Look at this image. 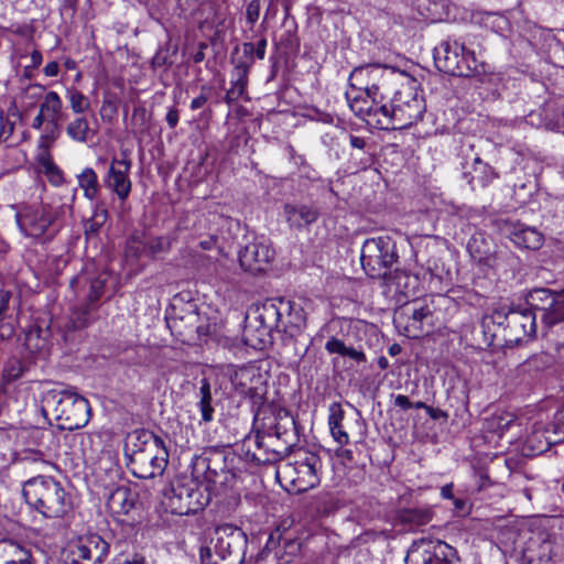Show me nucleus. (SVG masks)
I'll return each mask as SVG.
<instances>
[{
  "mask_svg": "<svg viewBox=\"0 0 564 564\" xmlns=\"http://www.w3.org/2000/svg\"><path fill=\"white\" fill-rule=\"evenodd\" d=\"M37 162L40 167L42 169V172L45 174L48 182L53 186H59L64 183L63 172L54 163L50 152L40 153L37 156Z\"/></svg>",
  "mask_w": 564,
  "mask_h": 564,
  "instance_id": "nucleus-39",
  "label": "nucleus"
},
{
  "mask_svg": "<svg viewBox=\"0 0 564 564\" xmlns=\"http://www.w3.org/2000/svg\"><path fill=\"white\" fill-rule=\"evenodd\" d=\"M30 362L20 360V359H11L4 368L3 377L7 381H15L24 376V373L29 370Z\"/></svg>",
  "mask_w": 564,
  "mask_h": 564,
  "instance_id": "nucleus-48",
  "label": "nucleus"
},
{
  "mask_svg": "<svg viewBox=\"0 0 564 564\" xmlns=\"http://www.w3.org/2000/svg\"><path fill=\"white\" fill-rule=\"evenodd\" d=\"M78 186L83 189L84 197L90 202L98 198L100 193V184L97 173L91 167H85L77 175Z\"/></svg>",
  "mask_w": 564,
  "mask_h": 564,
  "instance_id": "nucleus-36",
  "label": "nucleus"
},
{
  "mask_svg": "<svg viewBox=\"0 0 564 564\" xmlns=\"http://www.w3.org/2000/svg\"><path fill=\"white\" fill-rule=\"evenodd\" d=\"M268 431L272 433L275 441L280 442L288 449H290L296 441L295 421L292 416L285 415L284 417H280Z\"/></svg>",
  "mask_w": 564,
  "mask_h": 564,
  "instance_id": "nucleus-31",
  "label": "nucleus"
},
{
  "mask_svg": "<svg viewBox=\"0 0 564 564\" xmlns=\"http://www.w3.org/2000/svg\"><path fill=\"white\" fill-rule=\"evenodd\" d=\"M272 334V329L256 322L252 317L245 328L246 344L253 348H262L270 340Z\"/></svg>",
  "mask_w": 564,
  "mask_h": 564,
  "instance_id": "nucleus-35",
  "label": "nucleus"
},
{
  "mask_svg": "<svg viewBox=\"0 0 564 564\" xmlns=\"http://www.w3.org/2000/svg\"><path fill=\"white\" fill-rule=\"evenodd\" d=\"M399 521L414 530L426 525L433 519V511L429 507L403 508L398 513Z\"/></svg>",
  "mask_w": 564,
  "mask_h": 564,
  "instance_id": "nucleus-30",
  "label": "nucleus"
},
{
  "mask_svg": "<svg viewBox=\"0 0 564 564\" xmlns=\"http://www.w3.org/2000/svg\"><path fill=\"white\" fill-rule=\"evenodd\" d=\"M405 564H462L458 551L442 540L414 542L404 558Z\"/></svg>",
  "mask_w": 564,
  "mask_h": 564,
  "instance_id": "nucleus-12",
  "label": "nucleus"
},
{
  "mask_svg": "<svg viewBox=\"0 0 564 564\" xmlns=\"http://www.w3.org/2000/svg\"><path fill=\"white\" fill-rule=\"evenodd\" d=\"M178 119H180L178 110L175 107L170 108L166 113V117H165L167 126L171 129H174L178 123Z\"/></svg>",
  "mask_w": 564,
  "mask_h": 564,
  "instance_id": "nucleus-59",
  "label": "nucleus"
},
{
  "mask_svg": "<svg viewBox=\"0 0 564 564\" xmlns=\"http://www.w3.org/2000/svg\"><path fill=\"white\" fill-rule=\"evenodd\" d=\"M397 259L395 243L389 236L369 238L361 247V265L371 279L386 278Z\"/></svg>",
  "mask_w": 564,
  "mask_h": 564,
  "instance_id": "nucleus-9",
  "label": "nucleus"
},
{
  "mask_svg": "<svg viewBox=\"0 0 564 564\" xmlns=\"http://www.w3.org/2000/svg\"><path fill=\"white\" fill-rule=\"evenodd\" d=\"M274 254V249L265 237H254L240 249L239 263L245 271L258 273L265 270Z\"/></svg>",
  "mask_w": 564,
  "mask_h": 564,
  "instance_id": "nucleus-15",
  "label": "nucleus"
},
{
  "mask_svg": "<svg viewBox=\"0 0 564 564\" xmlns=\"http://www.w3.org/2000/svg\"><path fill=\"white\" fill-rule=\"evenodd\" d=\"M387 75H394L393 70L380 64H367L355 67L349 76L350 88L371 91L373 95L382 94L380 91Z\"/></svg>",
  "mask_w": 564,
  "mask_h": 564,
  "instance_id": "nucleus-19",
  "label": "nucleus"
},
{
  "mask_svg": "<svg viewBox=\"0 0 564 564\" xmlns=\"http://www.w3.org/2000/svg\"><path fill=\"white\" fill-rule=\"evenodd\" d=\"M345 411L341 405L337 402L332 403L329 406L328 425L334 440L340 444L346 445L349 443V436L346 432L343 421Z\"/></svg>",
  "mask_w": 564,
  "mask_h": 564,
  "instance_id": "nucleus-33",
  "label": "nucleus"
},
{
  "mask_svg": "<svg viewBox=\"0 0 564 564\" xmlns=\"http://www.w3.org/2000/svg\"><path fill=\"white\" fill-rule=\"evenodd\" d=\"M43 412H51L64 431H75L87 425L90 405L86 398L72 390H50L43 400Z\"/></svg>",
  "mask_w": 564,
  "mask_h": 564,
  "instance_id": "nucleus-4",
  "label": "nucleus"
},
{
  "mask_svg": "<svg viewBox=\"0 0 564 564\" xmlns=\"http://www.w3.org/2000/svg\"><path fill=\"white\" fill-rule=\"evenodd\" d=\"M120 564H150L147 558L139 553L127 556Z\"/></svg>",
  "mask_w": 564,
  "mask_h": 564,
  "instance_id": "nucleus-60",
  "label": "nucleus"
},
{
  "mask_svg": "<svg viewBox=\"0 0 564 564\" xmlns=\"http://www.w3.org/2000/svg\"><path fill=\"white\" fill-rule=\"evenodd\" d=\"M51 340V321L47 318L35 319L24 333V346L32 356L45 357L50 351Z\"/></svg>",
  "mask_w": 564,
  "mask_h": 564,
  "instance_id": "nucleus-22",
  "label": "nucleus"
},
{
  "mask_svg": "<svg viewBox=\"0 0 564 564\" xmlns=\"http://www.w3.org/2000/svg\"><path fill=\"white\" fill-rule=\"evenodd\" d=\"M137 496L129 487L120 486L107 497V508L112 514L127 516L134 508Z\"/></svg>",
  "mask_w": 564,
  "mask_h": 564,
  "instance_id": "nucleus-28",
  "label": "nucleus"
},
{
  "mask_svg": "<svg viewBox=\"0 0 564 564\" xmlns=\"http://www.w3.org/2000/svg\"><path fill=\"white\" fill-rule=\"evenodd\" d=\"M22 496L31 509L47 519L63 518L73 507L64 486L50 476H37L24 481Z\"/></svg>",
  "mask_w": 564,
  "mask_h": 564,
  "instance_id": "nucleus-3",
  "label": "nucleus"
},
{
  "mask_svg": "<svg viewBox=\"0 0 564 564\" xmlns=\"http://www.w3.org/2000/svg\"><path fill=\"white\" fill-rule=\"evenodd\" d=\"M61 129H54L51 127L45 134L41 135L39 141V148L41 149V153L43 152H50L48 149L53 145L55 140L59 135Z\"/></svg>",
  "mask_w": 564,
  "mask_h": 564,
  "instance_id": "nucleus-50",
  "label": "nucleus"
},
{
  "mask_svg": "<svg viewBox=\"0 0 564 564\" xmlns=\"http://www.w3.org/2000/svg\"><path fill=\"white\" fill-rule=\"evenodd\" d=\"M403 314L408 316L406 336L415 338L431 330L433 312L429 305L414 302L405 307Z\"/></svg>",
  "mask_w": 564,
  "mask_h": 564,
  "instance_id": "nucleus-23",
  "label": "nucleus"
},
{
  "mask_svg": "<svg viewBox=\"0 0 564 564\" xmlns=\"http://www.w3.org/2000/svg\"><path fill=\"white\" fill-rule=\"evenodd\" d=\"M124 256L128 261H138L148 257L147 237L143 232H133L126 242Z\"/></svg>",
  "mask_w": 564,
  "mask_h": 564,
  "instance_id": "nucleus-38",
  "label": "nucleus"
},
{
  "mask_svg": "<svg viewBox=\"0 0 564 564\" xmlns=\"http://www.w3.org/2000/svg\"><path fill=\"white\" fill-rule=\"evenodd\" d=\"M11 293L9 291L0 290V322L4 321L6 313L9 308Z\"/></svg>",
  "mask_w": 564,
  "mask_h": 564,
  "instance_id": "nucleus-56",
  "label": "nucleus"
},
{
  "mask_svg": "<svg viewBox=\"0 0 564 564\" xmlns=\"http://www.w3.org/2000/svg\"><path fill=\"white\" fill-rule=\"evenodd\" d=\"M250 64L239 63L235 67L234 76L235 80H232L231 87L227 90L226 94V102L234 104L238 101L239 98L243 96L248 85V73H249Z\"/></svg>",
  "mask_w": 564,
  "mask_h": 564,
  "instance_id": "nucleus-34",
  "label": "nucleus"
},
{
  "mask_svg": "<svg viewBox=\"0 0 564 564\" xmlns=\"http://www.w3.org/2000/svg\"><path fill=\"white\" fill-rule=\"evenodd\" d=\"M473 173L474 174L471 178L468 181V183L471 185L474 189L476 188L477 185L480 187H486L495 178L498 177V174L495 172V170L487 163H484L479 158H476L474 160Z\"/></svg>",
  "mask_w": 564,
  "mask_h": 564,
  "instance_id": "nucleus-37",
  "label": "nucleus"
},
{
  "mask_svg": "<svg viewBox=\"0 0 564 564\" xmlns=\"http://www.w3.org/2000/svg\"><path fill=\"white\" fill-rule=\"evenodd\" d=\"M0 554L4 556L3 564H33L30 550L12 540L0 541Z\"/></svg>",
  "mask_w": 564,
  "mask_h": 564,
  "instance_id": "nucleus-32",
  "label": "nucleus"
},
{
  "mask_svg": "<svg viewBox=\"0 0 564 564\" xmlns=\"http://www.w3.org/2000/svg\"><path fill=\"white\" fill-rule=\"evenodd\" d=\"M554 284L557 289L554 291L555 294H560L564 297V269L560 271L554 280Z\"/></svg>",
  "mask_w": 564,
  "mask_h": 564,
  "instance_id": "nucleus-64",
  "label": "nucleus"
},
{
  "mask_svg": "<svg viewBox=\"0 0 564 564\" xmlns=\"http://www.w3.org/2000/svg\"><path fill=\"white\" fill-rule=\"evenodd\" d=\"M545 425H536L534 430L527 437V446L533 452L534 455L542 454L550 449L553 444L546 445Z\"/></svg>",
  "mask_w": 564,
  "mask_h": 564,
  "instance_id": "nucleus-44",
  "label": "nucleus"
},
{
  "mask_svg": "<svg viewBox=\"0 0 564 564\" xmlns=\"http://www.w3.org/2000/svg\"><path fill=\"white\" fill-rule=\"evenodd\" d=\"M172 241L167 236L147 237L148 257L155 259L159 254L170 251Z\"/></svg>",
  "mask_w": 564,
  "mask_h": 564,
  "instance_id": "nucleus-46",
  "label": "nucleus"
},
{
  "mask_svg": "<svg viewBox=\"0 0 564 564\" xmlns=\"http://www.w3.org/2000/svg\"><path fill=\"white\" fill-rule=\"evenodd\" d=\"M208 45L205 42L198 43V50L193 54L192 59L195 64H198L205 59V50Z\"/></svg>",
  "mask_w": 564,
  "mask_h": 564,
  "instance_id": "nucleus-61",
  "label": "nucleus"
},
{
  "mask_svg": "<svg viewBox=\"0 0 564 564\" xmlns=\"http://www.w3.org/2000/svg\"><path fill=\"white\" fill-rule=\"evenodd\" d=\"M322 460L316 453L299 448L276 471L278 477L288 480L296 492H305L321 481Z\"/></svg>",
  "mask_w": 564,
  "mask_h": 564,
  "instance_id": "nucleus-5",
  "label": "nucleus"
},
{
  "mask_svg": "<svg viewBox=\"0 0 564 564\" xmlns=\"http://www.w3.org/2000/svg\"><path fill=\"white\" fill-rule=\"evenodd\" d=\"M210 494L203 490L196 479H181L172 482L165 494V505L173 514L187 516L203 510L209 503Z\"/></svg>",
  "mask_w": 564,
  "mask_h": 564,
  "instance_id": "nucleus-10",
  "label": "nucleus"
},
{
  "mask_svg": "<svg viewBox=\"0 0 564 564\" xmlns=\"http://www.w3.org/2000/svg\"><path fill=\"white\" fill-rule=\"evenodd\" d=\"M503 338L508 344H520L524 338L535 334V314L531 310H511L505 317Z\"/></svg>",
  "mask_w": 564,
  "mask_h": 564,
  "instance_id": "nucleus-17",
  "label": "nucleus"
},
{
  "mask_svg": "<svg viewBox=\"0 0 564 564\" xmlns=\"http://www.w3.org/2000/svg\"><path fill=\"white\" fill-rule=\"evenodd\" d=\"M260 15V0H251L246 9L247 22L253 25Z\"/></svg>",
  "mask_w": 564,
  "mask_h": 564,
  "instance_id": "nucleus-52",
  "label": "nucleus"
},
{
  "mask_svg": "<svg viewBox=\"0 0 564 564\" xmlns=\"http://www.w3.org/2000/svg\"><path fill=\"white\" fill-rule=\"evenodd\" d=\"M109 552V544L97 534L90 535L70 551L67 564H101Z\"/></svg>",
  "mask_w": 564,
  "mask_h": 564,
  "instance_id": "nucleus-20",
  "label": "nucleus"
},
{
  "mask_svg": "<svg viewBox=\"0 0 564 564\" xmlns=\"http://www.w3.org/2000/svg\"><path fill=\"white\" fill-rule=\"evenodd\" d=\"M286 310L289 307H286L285 299H268L257 305L253 317L256 322L261 323L273 332L281 333L282 317H284Z\"/></svg>",
  "mask_w": 564,
  "mask_h": 564,
  "instance_id": "nucleus-24",
  "label": "nucleus"
},
{
  "mask_svg": "<svg viewBox=\"0 0 564 564\" xmlns=\"http://www.w3.org/2000/svg\"><path fill=\"white\" fill-rule=\"evenodd\" d=\"M500 234L523 249L538 250L543 245V235L533 227L509 219L497 220Z\"/></svg>",
  "mask_w": 564,
  "mask_h": 564,
  "instance_id": "nucleus-18",
  "label": "nucleus"
},
{
  "mask_svg": "<svg viewBox=\"0 0 564 564\" xmlns=\"http://www.w3.org/2000/svg\"><path fill=\"white\" fill-rule=\"evenodd\" d=\"M426 413L433 420H440V419H447L448 417V414L445 411H443V410H441L438 408L429 406L426 409Z\"/></svg>",
  "mask_w": 564,
  "mask_h": 564,
  "instance_id": "nucleus-62",
  "label": "nucleus"
},
{
  "mask_svg": "<svg viewBox=\"0 0 564 564\" xmlns=\"http://www.w3.org/2000/svg\"><path fill=\"white\" fill-rule=\"evenodd\" d=\"M402 82L395 89L389 101L381 106V118L377 120V127L382 130L408 129L422 120L426 105L420 83L412 76L399 73Z\"/></svg>",
  "mask_w": 564,
  "mask_h": 564,
  "instance_id": "nucleus-1",
  "label": "nucleus"
},
{
  "mask_svg": "<svg viewBox=\"0 0 564 564\" xmlns=\"http://www.w3.org/2000/svg\"><path fill=\"white\" fill-rule=\"evenodd\" d=\"M14 130V123L9 120V118L0 111V141L8 140Z\"/></svg>",
  "mask_w": 564,
  "mask_h": 564,
  "instance_id": "nucleus-51",
  "label": "nucleus"
},
{
  "mask_svg": "<svg viewBox=\"0 0 564 564\" xmlns=\"http://www.w3.org/2000/svg\"><path fill=\"white\" fill-rule=\"evenodd\" d=\"M530 304L542 312L543 322L555 325L564 321V301H558L554 291L549 289H535L530 293Z\"/></svg>",
  "mask_w": 564,
  "mask_h": 564,
  "instance_id": "nucleus-21",
  "label": "nucleus"
},
{
  "mask_svg": "<svg viewBox=\"0 0 564 564\" xmlns=\"http://www.w3.org/2000/svg\"><path fill=\"white\" fill-rule=\"evenodd\" d=\"M346 99L352 112L368 123L377 126V120L381 118V106L384 105L383 94L373 95L364 89L350 88L346 91Z\"/></svg>",
  "mask_w": 564,
  "mask_h": 564,
  "instance_id": "nucleus-16",
  "label": "nucleus"
},
{
  "mask_svg": "<svg viewBox=\"0 0 564 564\" xmlns=\"http://www.w3.org/2000/svg\"><path fill=\"white\" fill-rule=\"evenodd\" d=\"M344 357H349L357 362H362L366 360V356L361 350H357L354 347H346Z\"/></svg>",
  "mask_w": 564,
  "mask_h": 564,
  "instance_id": "nucleus-58",
  "label": "nucleus"
},
{
  "mask_svg": "<svg viewBox=\"0 0 564 564\" xmlns=\"http://www.w3.org/2000/svg\"><path fill=\"white\" fill-rule=\"evenodd\" d=\"M62 207L48 204L23 205L18 210L15 218L20 230L35 239H53L61 229L58 218Z\"/></svg>",
  "mask_w": 564,
  "mask_h": 564,
  "instance_id": "nucleus-6",
  "label": "nucleus"
},
{
  "mask_svg": "<svg viewBox=\"0 0 564 564\" xmlns=\"http://www.w3.org/2000/svg\"><path fill=\"white\" fill-rule=\"evenodd\" d=\"M41 112L45 113L47 123L54 129H61V124L67 120L63 110V101L56 91H48L40 104Z\"/></svg>",
  "mask_w": 564,
  "mask_h": 564,
  "instance_id": "nucleus-29",
  "label": "nucleus"
},
{
  "mask_svg": "<svg viewBox=\"0 0 564 564\" xmlns=\"http://www.w3.org/2000/svg\"><path fill=\"white\" fill-rule=\"evenodd\" d=\"M243 444L248 446L247 456L249 459L258 465L271 464L281 459L289 452L284 445L275 441L269 431L247 437Z\"/></svg>",
  "mask_w": 564,
  "mask_h": 564,
  "instance_id": "nucleus-14",
  "label": "nucleus"
},
{
  "mask_svg": "<svg viewBox=\"0 0 564 564\" xmlns=\"http://www.w3.org/2000/svg\"><path fill=\"white\" fill-rule=\"evenodd\" d=\"M198 408L202 420L205 423L214 420V408L212 405V387L207 378L200 380Z\"/></svg>",
  "mask_w": 564,
  "mask_h": 564,
  "instance_id": "nucleus-40",
  "label": "nucleus"
},
{
  "mask_svg": "<svg viewBox=\"0 0 564 564\" xmlns=\"http://www.w3.org/2000/svg\"><path fill=\"white\" fill-rule=\"evenodd\" d=\"M247 535L238 527L224 523L215 529L212 564H242L247 550Z\"/></svg>",
  "mask_w": 564,
  "mask_h": 564,
  "instance_id": "nucleus-11",
  "label": "nucleus"
},
{
  "mask_svg": "<svg viewBox=\"0 0 564 564\" xmlns=\"http://www.w3.org/2000/svg\"><path fill=\"white\" fill-rule=\"evenodd\" d=\"M117 112V106L110 99H104L100 108V116L102 120L110 121Z\"/></svg>",
  "mask_w": 564,
  "mask_h": 564,
  "instance_id": "nucleus-54",
  "label": "nucleus"
},
{
  "mask_svg": "<svg viewBox=\"0 0 564 564\" xmlns=\"http://www.w3.org/2000/svg\"><path fill=\"white\" fill-rule=\"evenodd\" d=\"M394 406L400 408L402 411H408L413 408V402L404 394L392 395Z\"/></svg>",
  "mask_w": 564,
  "mask_h": 564,
  "instance_id": "nucleus-57",
  "label": "nucleus"
},
{
  "mask_svg": "<svg viewBox=\"0 0 564 564\" xmlns=\"http://www.w3.org/2000/svg\"><path fill=\"white\" fill-rule=\"evenodd\" d=\"M108 210L104 203H97L94 206L93 215L85 224L86 235H96L108 219Z\"/></svg>",
  "mask_w": 564,
  "mask_h": 564,
  "instance_id": "nucleus-42",
  "label": "nucleus"
},
{
  "mask_svg": "<svg viewBox=\"0 0 564 564\" xmlns=\"http://www.w3.org/2000/svg\"><path fill=\"white\" fill-rule=\"evenodd\" d=\"M545 432L546 445H555L564 442V406L563 410L554 416L553 422L545 425Z\"/></svg>",
  "mask_w": 564,
  "mask_h": 564,
  "instance_id": "nucleus-43",
  "label": "nucleus"
},
{
  "mask_svg": "<svg viewBox=\"0 0 564 564\" xmlns=\"http://www.w3.org/2000/svg\"><path fill=\"white\" fill-rule=\"evenodd\" d=\"M66 133L72 140L76 142H87L90 133L89 122L87 118L82 115L76 117L67 124Z\"/></svg>",
  "mask_w": 564,
  "mask_h": 564,
  "instance_id": "nucleus-41",
  "label": "nucleus"
},
{
  "mask_svg": "<svg viewBox=\"0 0 564 564\" xmlns=\"http://www.w3.org/2000/svg\"><path fill=\"white\" fill-rule=\"evenodd\" d=\"M346 347L345 343L336 337H330L325 344V349L329 354H338L340 356L344 355Z\"/></svg>",
  "mask_w": 564,
  "mask_h": 564,
  "instance_id": "nucleus-53",
  "label": "nucleus"
},
{
  "mask_svg": "<svg viewBox=\"0 0 564 564\" xmlns=\"http://www.w3.org/2000/svg\"><path fill=\"white\" fill-rule=\"evenodd\" d=\"M285 555L289 557L285 562H290L291 557L297 555L301 551V543L296 540H285L284 542Z\"/></svg>",
  "mask_w": 564,
  "mask_h": 564,
  "instance_id": "nucleus-55",
  "label": "nucleus"
},
{
  "mask_svg": "<svg viewBox=\"0 0 564 564\" xmlns=\"http://www.w3.org/2000/svg\"><path fill=\"white\" fill-rule=\"evenodd\" d=\"M124 453L129 469L140 479L163 475L169 463V452L164 441L144 429L129 434Z\"/></svg>",
  "mask_w": 564,
  "mask_h": 564,
  "instance_id": "nucleus-2",
  "label": "nucleus"
},
{
  "mask_svg": "<svg viewBox=\"0 0 564 564\" xmlns=\"http://www.w3.org/2000/svg\"><path fill=\"white\" fill-rule=\"evenodd\" d=\"M267 44H268L267 39L262 37L258 41L257 45H254L257 58H259V59L264 58Z\"/></svg>",
  "mask_w": 564,
  "mask_h": 564,
  "instance_id": "nucleus-63",
  "label": "nucleus"
},
{
  "mask_svg": "<svg viewBox=\"0 0 564 564\" xmlns=\"http://www.w3.org/2000/svg\"><path fill=\"white\" fill-rule=\"evenodd\" d=\"M424 268L430 273L431 278L440 281L448 276L449 271L446 269L445 263L436 254H431L424 262Z\"/></svg>",
  "mask_w": 564,
  "mask_h": 564,
  "instance_id": "nucleus-47",
  "label": "nucleus"
},
{
  "mask_svg": "<svg viewBox=\"0 0 564 564\" xmlns=\"http://www.w3.org/2000/svg\"><path fill=\"white\" fill-rule=\"evenodd\" d=\"M512 422L513 417L510 414L494 415L488 420V429L491 432L501 435L506 430L509 429Z\"/></svg>",
  "mask_w": 564,
  "mask_h": 564,
  "instance_id": "nucleus-49",
  "label": "nucleus"
},
{
  "mask_svg": "<svg viewBox=\"0 0 564 564\" xmlns=\"http://www.w3.org/2000/svg\"><path fill=\"white\" fill-rule=\"evenodd\" d=\"M132 162L126 152L122 158L113 156L107 173L102 178L104 185L117 196L120 203H124L131 194L132 182L130 170Z\"/></svg>",
  "mask_w": 564,
  "mask_h": 564,
  "instance_id": "nucleus-13",
  "label": "nucleus"
},
{
  "mask_svg": "<svg viewBox=\"0 0 564 564\" xmlns=\"http://www.w3.org/2000/svg\"><path fill=\"white\" fill-rule=\"evenodd\" d=\"M283 214L292 228H302L315 223L319 216L318 209L313 205L285 204Z\"/></svg>",
  "mask_w": 564,
  "mask_h": 564,
  "instance_id": "nucleus-27",
  "label": "nucleus"
},
{
  "mask_svg": "<svg viewBox=\"0 0 564 564\" xmlns=\"http://www.w3.org/2000/svg\"><path fill=\"white\" fill-rule=\"evenodd\" d=\"M108 280L109 275L105 272L90 280L88 303L83 310L75 311L73 315L75 328H83L89 324L91 312L96 308L95 303L104 295Z\"/></svg>",
  "mask_w": 564,
  "mask_h": 564,
  "instance_id": "nucleus-25",
  "label": "nucleus"
},
{
  "mask_svg": "<svg viewBox=\"0 0 564 564\" xmlns=\"http://www.w3.org/2000/svg\"><path fill=\"white\" fill-rule=\"evenodd\" d=\"M434 63L438 70L452 76L469 77L478 72L475 53L466 51L458 41H444L434 48Z\"/></svg>",
  "mask_w": 564,
  "mask_h": 564,
  "instance_id": "nucleus-8",
  "label": "nucleus"
},
{
  "mask_svg": "<svg viewBox=\"0 0 564 564\" xmlns=\"http://www.w3.org/2000/svg\"><path fill=\"white\" fill-rule=\"evenodd\" d=\"M285 304L289 310L284 312V317H282L281 333L286 336V339L293 341L301 335L305 326V312L300 304L290 300H285Z\"/></svg>",
  "mask_w": 564,
  "mask_h": 564,
  "instance_id": "nucleus-26",
  "label": "nucleus"
},
{
  "mask_svg": "<svg viewBox=\"0 0 564 564\" xmlns=\"http://www.w3.org/2000/svg\"><path fill=\"white\" fill-rule=\"evenodd\" d=\"M65 97L75 115H83L90 108L89 98L75 87L67 88Z\"/></svg>",
  "mask_w": 564,
  "mask_h": 564,
  "instance_id": "nucleus-45",
  "label": "nucleus"
},
{
  "mask_svg": "<svg viewBox=\"0 0 564 564\" xmlns=\"http://www.w3.org/2000/svg\"><path fill=\"white\" fill-rule=\"evenodd\" d=\"M228 455L224 451L209 448L192 462V476L206 482L205 490L217 491L227 487L235 478L227 464Z\"/></svg>",
  "mask_w": 564,
  "mask_h": 564,
  "instance_id": "nucleus-7",
  "label": "nucleus"
}]
</instances>
